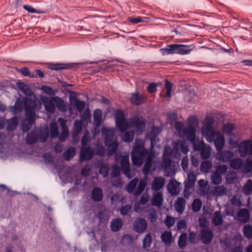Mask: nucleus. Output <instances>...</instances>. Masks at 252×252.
Segmentation results:
<instances>
[{"mask_svg": "<svg viewBox=\"0 0 252 252\" xmlns=\"http://www.w3.org/2000/svg\"><path fill=\"white\" fill-rule=\"evenodd\" d=\"M23 105L25 106L26 119L23 122L22 127L24 132H28L35 123V110L37 105L34 100L30 98H25L24 102L18 99L13 107V111L15 113L22 111Z\"/></svg>", "mask_w": 252, "mask_h": 252, "instance_id": "nucleus-1", "label": "nucleus"}, {"mask_svg": "<svg viewBox=\"0 0 252 252\" xmlns=\"http://www.w3.org/2000/svg\"><path fill=\"white\" fill-rule=\"evenodd\" d=\"M150 149L145 148V142L141 139H136L131 151V160L132 164L138 167L141 166L143 163L145 158L154 153V139H151Z\"/></svg>", "mask_w": 252, "mask_h": 252, "instance_id": "nucleus-2", "label": "nucleus"}, {"mask_svg": "<svg viewBox=\"0 0 252 252\" xmlns=\"http://www.w3.org/2000/svg\"><path fill=\"white\" fill-rule=\"evenodd\" d=\"M194 48L192 45L172 44L167 45L165 48H161L160 51L163 55L175 54L185 55L189 54Z\"/></svg>", "mask_w": 252, "mask_h": 252, "instance_id": "nucleus-3", "label": "nucleus"}, {"mask_svg": "<svg viewBox=\"0 0 252 252\" xmlns=\"http://www.w3.org/2000/svg\"><path fill=\"white\" fill-rule=\"evenodd\" d=\"M102 135L104 138V144L108 148V156H113L116 153L119 145L117 141L113 140L114 130L110 128H103L102 129Z\"/></svg>", "mask_w": 252, "mask_h": 252, "instance_id": "nucleus-4", "label": "nucleus"}, {"mask_svg": "<svg viewBox=\"0 0 252 252\" xmlns=\"http://www.w3.org/2000/svg\"><path fill=\"white\" fill-rule=\"evenodd\" d=\"M173 149L169 148V155L173 156L174 158H180L181 152L184 155H187L189 151V147L184 141L180 140L174 142L172 145Z\"/></svg>", "mask_w": 252, "mask_h": 252, "instance_id": "nucleus-5", "label": "nucleus"}, {"mask_svg": "<svg viewBox=\"0 0 252 252\" xmlns=\"http://www.w3.org/2000/svg\"><path fill=\"white\" fill-rule=\"evenodd\" d=\"M238 152L242 158L252 156V141L248 140L242 141L238 146Z\"/></svg>", "mask_w": 252, "mask_h": 252, "instance_id": "nucleus-6", "label": "nucleus"}, {"mask_svg": "<svg viewBox=\"0 0 252 252\" xmlns=\"http://www.w3.org/2000/svg\"><path fill=\"white\" fill-rule=\"evenodd\" d=\"M147 100V98L146 95L141 94L139 92L132 93L129 98L130 103L136 106L143 104L146 103Z\"/></svg>", "mask_w": 252, "mask_h": 252, "instance_id": "nucleus-7", "label": "nucleus"}, {"mask_svg": "<svg viewBox=\"0 0 252 252\" xmlns=\"http://www.w3.org/2000/svg\"><path fill=\"white\" fill-rule=\"evenodd\" d=\"M130 126L135 127L136 131L141 134L142 133L145 128V122L141 120L138 117L134 116L130 119Z\"/></svg>", "mask_w": 252, "mask_h": 252, "instance_id": "nucleus-8", "label": "nucleus"}, {"mask_svg": "<svg viewBox=\"0 0 252 252\" xmlns=\"http://www.w3.org/2000/svg\"><path fill=\"white\" fill-rule=\"evenodd\" d=\"M196 181V176L194 173L189 172L188 174L187 181L185 182L184 190L185 196H189L190 194L189 190L194 187Z\"/></svg>", "mask_w": 252, "mask_h": 252, "instance_id": "nucleus-9", "label": "nucleus"}, {"mask_svg": "<svg viewBox=\"0 0 252 252\" xmlns=\"http://www.w3.org/2000/svg\"><path fill=\"white\" fill-rule=\"evenodd\" d=\"M58 120L62 129L61 133L58 136V139L60 141L64 142L68 136V128L66 125V121L61 117L59 118Z\"/></svg>", "mask_w": 252, "mask_h": 252, "instance_id": "nucleus-10", "label": "nucleus"}, {"mask_svg": "<svg viewBox=\"0 0 252 252\" xmlns=\"http://www.w3.org/2000/svg\"><path fill=\"white\" fill-rule=\"evenodd\" d=\"M196 130L195 127L189 125L184 128V130L182 133V137L185 136L189 142H193L196 138Z\"/></svg>", "mask_w": 252, "mask_h": 252, "instance_id": "nucleus-11", "label": "nucleus"}, {"mask_svg": "<svg viewBox=\"0 0 252 252\" xmlns=\"http://www.w3.org/2000/svg\"><path fill=\"white\" fill-rule=\"evenodd\" d=\"M94 155V151L91 147H82L80 150V160H89L93 158Z\"/></svg>", "mask_w": 252, "mask_h": 252, "instance_id": "nucleus-12", "label": "nucleus"}, {"mask_svg": "<svg viewBox=\"0 0 252 252\" xmlns=\"http://www.w3.org/2000/svg\"><path fill=\"white\" fill-rule=\"evenodd\" d=\"M214 234L208 228L202 229L200 231V239L204 244H209L213 239Z\"/></svg>", "mask_w": 252, "mask_h": 252, "instance_id": "nucleus-13", "label": "nucleus"}, {"mask_svg": "<svg viewBox=\"0 0 252 252\" xmlns=\"http://www.w3.org/2000/svg\"><path fill=\"white\" fill-rule=\"evenodd\" d=\"M234 157V154L229 151H220L216 154V158L222 162H230Z\"/></svg>", "mask_w": 252, "mask_h": 252, "instance_id": "nucleus-14", "label": "nucleus"}, {"mask_svg": "<svg viewBox=\"0 0 252 252\" xmlns=\"http://www.w3.org/2000/svg\"><path fill=\"white\" fill-rule=\"evenodd\" d=\"M133 227L137 232L142 233L147 229V223L144 219L138 218L135 220Z\"/></svg>", "mask_w": 252, "mask_h": 252, "instance_id": "nucleus-15", "label": "nucleus"}, {"mask_svg": "<svg viewBox=\"0 0 252 252\" xmlns=\"http://www.w3.org/2000/svg\"><path fill=\"white\" fill-rule=\"evenodd\" d=\"M202 133L206 137L207 141L212 142L219 135V132H216L214 128L202 129Z\"/></svg>", "mask_w": 252, "mask_h": 252, "instance_id": "nucleus-16", "label": "nucleus"}, {"mask_svg": "<svg viewBox=\"0 0 252 252\" xmlns=\"http://www.w3.org/2000/svg\"><path fill=\"white\" fill-rule=\"evenodd\" d=\"M155 157V153L149 155L148 156L145 158L144 159H146L145 163L142 168V173L145 175L147 176L150 171V169L153 163V158Z\"/></svg>", "mask_w": 252, "mask_h": 252, "instance_id": "nucleus-17", "label": "nucleus"}, {"mask_svg": "<svg viewBox=\"0 0 252 252\" xmlns=\"http://www.w3.org/2000/svg\"><path fill=\"white\" fill-rule=\"evenodd\" d=\"M120 164L123 173L125 176H128L130 171V165L128 157L126 156H122Z\"/></svg>", "mask_w": 252, "mask_h": 252, "instance_id": "nucleus-18", "label": "nucleus"}, {"mask_svg": "<svg viewBox=\"0 0 252 252\" xmlns=\"http://www.w3.org/2000/svg\"><path fill=\"white\" fill-rule=\"evenodd\" d=\"M238 220L242 223H246L250 219V214L246 208L240 209L237 214Z\"/></svg>", "mask_w": 252, "mask_h": 252, "instance_id": "nucleus-19", "label": "nucleus"}, {"mask_svg": "<svg viewBox=\"0 0 252 252\" xmlns=\"http://www.w3.org/2000/svg\"><path fill=\"white\" fill-rule=\"evenodd\" d=\"M165 184V180L161 177H155L152 184L151 188L155 191L160 190L164 186Z\"/></svg>", "mask_w": 252, "mask_h": 252, "instance_id": "nucleus-20", "label": "nucleus"}, {"mask_svg": "<svg viewBox=\"0 0 252 252\" xmlns=\"http://www.w3.org/2000/svg\"><path fill=\"white\" fill-rule=\"evenodd\" d=\"M103 190L98 187H94L91 192L92 199L95 202H99L102 200Z\"/></svg>", "mask_w": 252, "mask_h": 252, "instance_id": "nucleus-21", "label": "nucleus"}, {"mask_svg": "<svg viewBox=\"0 0 252 252\" xmlns=\"http://www.w3.org/2000/svg\"><path fill=\"white\" fill-rule=\"evenodd\" d=\"M175 210L179 214H182L186 207V200L183 197H178L175 201Z\"/></svg>", "mask_w": 252, "mask_h": 252, "instance_id": "nucleus-22", "label": "nucleus"}, {"mask_svg": "<svg viewBox=\"0 0 252 252\" xmlns=\"http://www.w3.org/2000/svg\"><path fill=\"white\" fill-rule=\"evenodd\" d=\"M170 157L173 158V156L169 155V149H165L162 160V166L166 170L170 168L171 166L172 160Z\"/></svg>", "mask_w": 252, "mask_h": 252, "instance_id": "nucleus-23", "label": "nucleus"}, {"mask_svg": "<svg viewBox=\"0 0 252 252\" xmlns=\"http://www.w3.org/2000/svg\"><path fill=\"white\" fill-rule=\"evenodd\" d=\"M163 201L162 194L161 192L156 193L151 199L152 205L157 207H160L162 205Z\"/></svg>", "mask_w": 252, "mask_h": 252, "instance_id": "nucleus-24", "label": "nucleus"}, {"mask_svg": "<svg viewBox=\"0 0 252 252\" xmlns=\"http://www.w3.org/2000/svg\"><path fill=\"white\" fill-rule=\"evenodd\" d=\"M70 102L72 105L75 107L79 112H82L86 106V103L83 101H81L76 97L70 99Z\"/></svg>", "mask_w": 252, "mask_h": 252, "instance_id": "nucleus-25", "label": "nucleus"}, {"mask_svg": "<svg viewBox=\"0 0 252 252\" xmlns=\"http://www.w3.org/2000/svg\"><path fill=\"white\" fill-rule=\"evenodd\" d=\"M213 142L218 152L222 150L225 143V139L223 135L219 134Z\"/></svg>", "mask_w": 252, "mask_h": 252, "instance_id": "nucleus-26", "label": "nucleus"}, {"mask_svg": "<svg viewBox=\"0 0 252 252\" xmlns=\"http://www.w3.org/2000/svg\"><path fill=\"white\" fill-rule=\"evenodd\" d=\"M72 66V65L71 64L50 63L48 65V68L52 70L57 71L68 69Z\"/></svg>", "mask_w": 252, "mask_h": 252, "instance_id": "nucleus-27", "label": "nucleus"}, {"mask_svg": "<svg viewBox=\"0 0 252 252\" xmlns=\"http://www.w3.org/2000/svg\"><path fill=\"white\" fill-rule=\"evenodd\" d=\"M252 171V156H248L246 161L242 166L241 171L245 173H248Z\"/></svg>", "mask_w": 252, "mask_h": 252, "instance_id": "nucleus-28", "label": "nucleus"}, {"mask_svg": "<svg viewBox=\"0 0 252 252\" xmlns=\"http://www.w3.org/2000/svg\"><path fill=\"white\" fill-rule=\"evenodd\" d=\"M102 111L99 109H96L94 111L93 120L94 125L96 127L99 126L102 123Z\"/></svg>", "mask_w": 252, "mask_h": 252, "instance_id": "nucleus-29", "label": "nucleus"}, {"mask_svg": "<svg viewBox=\"0 0 252 252\" xmlns=\"http://www.w3.org/2000/svg\"><path fill=\"white\" fill-rule=\"evenodd\" d=\"M123 221L120 218L113 219L110 223V228L113 232H116L123 226Z\"/></svg>", "mask_w": 252, "mask_h": 252, "instance_id": "nucleus-30", "label": "nucleus"}, {"mask_svg": "<svg viewBox=\"0 0 252 252\" xmlns=\"http://www.w3.org/2000/svg\"><path fill=\"white\" fill-rule=\"evenodd\" d=\"M223 222V219L221 216L220 211H216L213 216L212 223L215 226L221 225Z\"/></svg>", "mask_w": 252, "mask_h": 252, "instance_id": "nucleus-31", "label": "nucleus"}, {"mask_svg": "<svg viewBox=\"0 0 252 252\" xmlns=\"http://www.w3.org/2000/svg\"><path fill=\"white\" fill-rule=\"evenodd\" d=\"M82 126L83 123L81 120H76L75 121L72 131V136L76 137L79 135L82 130Z\"/></svg>", "mask_w": 252, "mask_h": 252, "instance_id": "nucleus-32", "label": "nucleus"}, {"mask_svg": "<svg viewBox=\"0 0 252 252\" xmlns=\"http://www.w3.org/2000/svg\"><path fill=\"white\" fill-rule=\"evenodd\" d=\"M116 125L121 132L126 131L130 127V123L126 119L116 123Z\"/></svg>", "mask_w": 252, "mask_h": 252, "instance_id": "nucleus-33", "label": "nucleus"}, {"mask_svg": "<svg viewBox=\"0 0 252 252\" xmlns=\"http://www.w3.org/2000/svg\"><path fill=\"white\" fill-rule=\"evenodd\" d=\"M53 100L57 108L62 111H65L66 109V105L64 100L61 97H54Z\"/></svg>", "mask_w": 252, "mask_h": 252, "instance_id": "nucleus-34", "label": "nucleus"}, {"mask_svg": "<svg viewBox=\"0 0 252 252\" xmlns=\"http://www.w3.org/2000/svg\"><path fill=\"white\" fill-rule=\"evenodd\" d=\"M167 188L172 195H177L179 193L178 186L175 180H171L168 184Z\"/></svg>", "mask_w": 252, "mask_h": 252, "instance_id": "nucleus-35", "label": "nucleus"}, {"mask_svg": "<svg viewBox=\"0 0 252 252\" xmlns=\"http://www.w3.org/2000/svg\"><path fill=\"white\" fill-rule=\"evenodd\" d=\"M38 140L37 133L34 131H32L29 133L26 139V143L29 145L35 144Z\"/></svg>", "mask_w": 252, "mask_h": 252, "instance_id": "nucleus-36", "label": "nucleus"}, {"mask_svg": "<svg viewBox=\"0 0 252 252\" xmlns=\"http://www.w3.org/2000/svg\"><path fill=\"white\" fill-rule=\"evenodd\" d=\"M50 134L52 139L57 137L59 135V131L58 124L52 123L50 125Z\"/></svg>", "mask_w": 252, "mask_h": 252, "instance_id": "nucleus-37", "label": "nucleus"}, {"mask_svg": "<svg viewBox=\"0 0 252 252\" xmlns=\"http://www.w3.org/2000/svg\"><path fill=\"white\" fill-rule=\"evenodd\" d=\"M243 165V160L240 158L232 159L230 162V167L234 169H241Z\"/></svg>", "mask_w": 252, "mask_h": 252, "instance_id": "nucleus-38", "label": "nucleus"}, {"mask_svg": "<svg viewBox=\"0 0 252 252\" xmlns=\"http://www.w3.org/2000/svg\"><path fill=\"white\" fill-rule=\"evenodd\" d=\"M161 240L167 245L172 242V233L171 231H165L161 235Z\"/></svg>", "mask_w": 252, "mask_h": 252, "instance_id": "nucleus-39", "label": "nucleus"}, {"mask_svg": "<svg viewBox=\"0 0 252 252\" xmlns=\"http://www.w3.org/2000/svg\"><path fill=\"white\" fill-rule=\"evenodd\" d=\"M243 192L246 195L252 193V180L249 179L247 180L243 188Z\"/></svg>", "mask_w": 252, "mask_h": 252, "instance_id": "nucleus-40", "label": "nucleus"}, {"mask_svg": "<svg viewBox=\"0 0 252 252\" xmlns=\"http://www.w3.org/2000/svg\"><path fill=\"white\" fill-rule=\"evenodd\" d=\"M18 125V122L15 118H13L7 121V125L6 130L9 131L14 130L16 128Z\"/></svg>", "mask_w": 252, "mask_h": 252, "instance_id": "nucleus-41", "label": "nucleus"}, {"mask_svg": "<svg viewBox=\"0 0 252 252\" xmlns=\"http://www.w3.org/2000/svg\"><path fill=\"white\" fill-rule=\"evenodd\" d=\"M212 167V163L210 161H204L200 165V170L202 172L208 173L210 171Z\"/></svg>", "mask_w": 252, "mask_h": 252, "instance_id": "nucleus-42", "label": "nucleus"}, {"mask_svg": "<svg viewBox=\"0 0 252 252\" xmlns=\"http://www.w3.org/2000/svg\"><path fill=\"white\" fill-rule=\"evenodd\" d=\"M74 155L75 148L72 147L68 148L63 154L64 158L67 160H69Z\"/></svg>", "mask_w": 252, "mask_h": 252, "instance_id": "nucleus-43", "label": "nucleus"}, {"mask_svg": "<svg viewBox=\"0 0 252 252\" xmlns=\"http://www.w3.org/2000/svg\"><path fill=\"white\" fill-rule=\"evenodd\" d=\"M138 182V180L137 178L132 179L126 186V189L127 192L129 193H132Z\"/></svg>", "mask_w": 252, "mask_h": 252, "instance_id": "nucleus-44", "label": "nucleus"}, {"mask_svg": "<svg viewBox=\"0 0 252 252\" xmlns=\"http://www.w3.org/2000/svg\"><path fill=\"white\" fill-rule=\"evenodd\" d=\"M46 111L49 113H53L55 110V104L53 100V97L46 101L44 104Z\"/></svg>", "mask_w": 252, "mask_h": 252, "instance_id": "nucleus-45", "label": "nucleus"}, {"mask_svg": "<svg viewBox=\"0 0 252 252\" xmlns=\"http://www.w3.org/2000/svg\"><path fill=\"white\" fill-rule=\"evenodd\" d=\"M191 143L195 151H200L206 146L203 141H197L196 138L193 142Z\"/></svg>", "mask_w": 252, "mask_h": 252, "instance_id": "nucleus-46", "label": "nucleus"}, {"mask_svg": "<svg viewBox=\"0 0 252 252\" xmlns=\"http://www.w3.org/2000/svg\"><path fill=\"white\" fill-rule=\"evenodd\" d=\"M134 137V131H125V133L123 137V140L127 143L131 142Z\"/></svg>", "mask_w": 252, "mask_h": 252, "instance_id": "nucleus-47", "label": "nucleus"}, {"mask_svg": "<svg viewBox=\"0 0 252 252\" xmlns=\"http://www.w3.org/2000/svg\"><path fill=\"white\" fill-rule=\"evenodd\" d=\"M243 232L245 237L251 239L252 238V226L250 224L244 225L243 228Z\"/></svg>", "mask_w": 252, "mask_h": 252, "instance_id": "nucleus-48", "label": "nucleus"}, {"mask_svg": "<svg viewBox=\"0 0 252 252\" xmlns=\"http://www.w3.org/2000/svg\"><path fill=\"white\" fill-rule=\"evenodd\" d=\"M200 152V156L202 159H206L211 156V148L210 147L205 146Z\"/></svg>", "mask_w": 252, "mask_h": 252, "instance_id": "nucleus-49", "label": "nucleus"}, {"mask_svg": "<svg viewBox=\"0 0 252 252\" xmlns=\"http://www.w3.org/2000/svg\"><path fill=\"white\" fill-rule=\"evenodd\" d=\"M222 177L221 175L213 172L211 176V183L214 185H218L221 182Z\"/></svg>", "mask_w": 252, "mask_h": 252, "instance_id": "nucleus-50", "label": "nucleus"}, {"mask_svg": "<svg viewBox=\"0 0 252 252\" xmlns=\"http://www.w3.org/2000/svg\"><path fill=\"white\" fill-rule=\"evenodd\" d=\"M146 186V182L144 180H141L137 186V188L134 192L135 196L140 194L144 190Z\"/></svg>", "mask_w": 252, "mask_h": 252, "instance_id": "nucleus-51", "label": "nucleus"}, {"mask_svg": "<svg viewBox=\"0 0 252 252\" xmlns=\"http://www.w3.org/2000/svg\"><path fill=\"white\" fill-rule=\"evenodd\" d=\"M202 201L199 199H195L193 200L192 204V210L194 212H197L200 211L202 207Z\"/></svg>", "mask_w": 252, "mask_h": 252, "instance_id": "nucleus-52", "label": "nucleus"}, {"mask_svg": "<svg viewBox=\"0 0 252 252\" xmlns=\"http://www.w3.org/2000/svg\"><path fill=\"white\" fill-rule=\"evenodd\" d=\"M152 242V238L150 233L146 235L143 240V246L144 248H149L150 247Z\"/></svg>", "mask_w": 252, "mask_h": 252, "instance_id": "nucleus-53", "label": "nucleus"}, {"mask_svg": "<svg viewBox=\"0 0 252 252\" xmlns=\"http://www.w3.org/2000/svg\"><path fill=\"white\" fill-rule=\"evenodd\" d=\"M187 237L186 233H182L179 238L178 244L180 248H182L187 245Z\"/></svg>", "mask_w": 252, "mask_h": 252, "instance_id": "nucleus-54", "label": "nucleus"}, {"mask_svg": "<svg viewBox=\"0 0 252 252\" xmlns=\"http://www.w3.org/2000/svg\"><path fill=\"white\" fill-rule=\"evenodd\" d=\"M213 193L215 195L220 196L225 194L226 189L223 186H217L214 188Z\"/></svg>", "mask_w": 252, "mask_h": 252, "instance_id": "nucleus-55", "label": "nucleus"}, {"mask_svg": "<svg viewBox=\"0 0 252 252\" xmlns=\"http://www.w3.org/2000/svg\"><path fill=\"white\" fill-rule=\"evenodd\" d=\"M38 135V139H39L41 142H45L49 136V131L47 129L41 130Z\"/></svg>", "mask_w": 252, "mask_h": 252, "instance_id": "nucleus-56", "label": "nucleus"}, {"mask_svg": "<svg viewBox=\"0 0 252 252\" xmlns=\"http://www.w3.org/2000/svg\"><path fill=\"white\" fill-rule=\"evenodd\" d=\"M174 127L177 132L179 133L180 137H182V133L184 130V124L180 121L176 122L174 124Z\"/></svg>", "mask_w": 252, "mask_h": 252, "instance_id": "nucleus-57", "label": "nucleus"}, {"mask_svg": "<svg viewBox=\"0 0 252 252\" xmlns=\"http://www.w3.org/2000/svg\"><path fill=\"white\" fill-rule=\"evenodd\" d=\"M214 120L212 117L206 118L205 119V125L202 129L213 128V125Z\"/></svg>", "mask_w": 252, "mask_h": 252, "instance_id": "nucleus-58", "label": "nucleus"}, {"mask_svg": "<svg viewBox=\"0 0 252 252\" xmlns=\"http://www.w3.org/2000/svg\"><path fill=\"white\" fill-rule=\"evenodd\" d=\"M237 177L235 172H229L226 175V181L227 183L233 184L235 183Z\"/></svg>", "mask_w": 252, "mask_h": 252, "instance_id": "nucleus-59", "label": "nucleus"}, {"mask_svg": "<svg viewBox=\"0 0 252 252\" xmlns=\"http://www.w3.org/2000/svg\"><path fill=\"white\" fill-rule=\"evenodd\" d=\"M234 129V126L232 124L227 123L223 125L222 130L224 133L230 134Z\"/></svg>", "mask_w": 252, "mask_h": 252, "instance_id": "nucleus-60", "label": "nucleus"}, {"mask_svg": "<svg viewBox=\"0 0 252 252\" xmlns=\"http://www.w3.org/2000/svg\"><path fill=\"white\" fill-rule=\"evenodd\" d=\"M98 172L101 174L103 177L107 176L109 172V168L106 165L101 164L99 168Z\"/></svg>", "mask_w": 252, "mask_h": 252, "instance_id": "nucleus-61", "label": "nucleus"}, {"mask_svg": "<svg viewBox=\"0 0 252 252\" xmlns=\"http://www.w3.org/2000/svg\"><path fill=\"white\" fill-rule=\"evenodd\" d=\"M17 70L18 72L20 73L22 75L24 76H28L31 78H34V75H32L31 74V72L27 67H24L21 68L17 69Z\"/></svg>", "mask_w": 252, "mask_h": 252, "instance_id": "nucleus-62", "label": "nucleus"}, {"mask_svg": "<svg viewBox=\"0 0 252 252\" xmlns=\"http://www.w3.org/2000/svg\"><path fill=\"white\" fill-rule=\"evenodd\" d=\"M115 116L116 123L125 119L124 113L120 109H117L115 111Z\"/></svg>", "mask_w": 252, "mask_h": 252, "instance_id": "nucleus-63", "label": "nucleus"}, {"mask_svg": "<svg viewBox=\"0 0 252 252\" xmlns=\"http://www.w3.org/2000/svg\"><path fill=\"white\" fill-rule=\"evenodd\" d=\"M172 84L171 82L166 80L165 84V88L166 89V93L164 94V97H170L171 96V93L172 89Z\"/></svg>", "mask_w": 252, "mask_h": 252, "instance_id": "nucleus-64", "label": "nucleus"}]
</instances>
